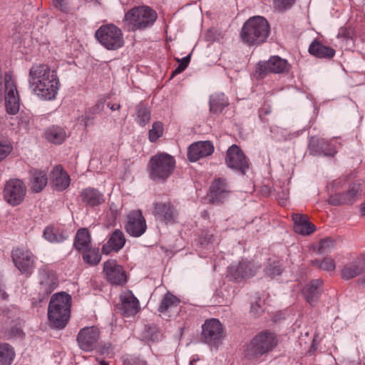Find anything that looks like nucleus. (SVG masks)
I'll list each match as a JSON object with an SVG mask.
<instances>
[{
	"label": "nucleus",
	"mask_w": 365,
	"mask_h": 365,
	"mask_svg": "<svg viewBox=\"0 0 365 365\" xmlns=\"http://www.w3.org/2000/svg\"><path fill=\"white\" fill-rule=\"evenodd\" d=\"M29 83L33 93L45 101L55 99L60 87L56 72L44 63L32 66L29 73Z\"/></svg>",
	"instance_id": "1"
},
{
	"label": "nucleus",
	"mask_w": 365,
	"mask_h": 365,
	"mask_svg": "<svg viewBox=\"0 0 365 365\" xmlns=\"http://www.w3.org/2000/svg\"><path fill=\"white\" fill-rule=\"evenodd\" d=\"M277 344L278 341L274 334L262 331L245 345L244 356L248 361L258 363L261 358L271 352Z\"/></svg>",
	"instance_id": "2"
},
{
	"label": "nucleus",
	"mask_w": 365,
	"mask_h": 365,
	"mask_svg": "<svg viewBox=\"0 0 365 365\" xmlns=\"http://www.w3.org/2000/svg\"><path fill=\"white\" fill-rule=\"evenodd\" d=\"M71 297L59 292L53 294L48 307V318L50 323L57 329H63L67 324L71 315Z\"/></svg>",
	"instance_id": "3"
},
{
	"label": "nucleus",
	"mask_w": 365,
	"mask_h": 365,
	"mask_svg": "<svg viewBox=\"0 0 365 365\" xmlns=\"http://www.w3.org/2000/svg\"><path fill=\"white\" fill-rule=\"evenodd\" d=\"M269 33L268 21L262 16H256L245 22L242 29L241 38L244 43L250 46L259 45L266 41Z\"/></svg>",
	"instance_id": "4"
},
{
	"label": "nucleus",
	"mask_w": 365,
	"mask_h": 365,
	"mask_svg": "<svg viewBox=\"0 0 365 365\" xmlns=\"http://www.w3.org/2000/svg\"><path fill=\"white\" fill-rule=\"evenodd\" d=\"M157 19V13L147 6H135L128 11L123 22L128 31L142 30L152 26Z\"/></svg>",
	"instance_id": "5"
},
{
	"label": "nucleus",
	"mask_w": 365,
	"mask_h": 365,
	"mask_svg": "<svg viewBox=\"0 0 365 365\" xmlns=\"http://www.w3.org/2000/svg\"><path fill=\"white\" fill-rule=\"evenodd\" d=\"M5 101L6 113L10 115L16 114L20 108V98L16 82L10 73L2 75L0 68V103Z\"/></svg>",
	"instance_id": "6"
},
{
	"label": "nucleus",
	"mask_w": 365,
	"mask_h": 365,
	"mask_svg": "<svg viewBox=\"0 0 365 365\" xmlns=\"http://www.w3.org/2000/svg\"><path fill=\"white\" fill-rule=\"evenodd\" d=\"M175 164L174 157L166 153L154 155L148 163L150 178L153 180H166L173 174Z\"/></svg>",
	"instance_id": "7"
},
{
	"label": "nucleus",
	"mask_w": 365,
	"mask_h": 365,
	"mask_svg": "<svg viewBox=\"0 0 365 365\" xmlns=\"http://www.w3.org/2000/svg\"><path fill=\"white\" fill-rule=\"evenodd\" d=\"M95 36L100 43L108 50H117L124 44L121 29L113 24L100 26L96 31Z\"/></svg>",
	"instance_id": "8"
},
{
	"label": "nucleus",
	"mask_w": 365,
	"mask_h": 365,
	"mask_svg": "<svg viewBox=\"0 0 365 365\" xmlns=\"http://www.w3.org/2000/svg\"><path fill=\"white\" fill-rule=\"evenodd\" d=\"M26 193V187L19 179L9 180L4 190V199L13 206L19 205L24 200Z\"/></svg>",
	"instance_id": "9"
},
{
	"label": "nucleus",
	"mask_w": 365,
	"mask_h": 365,
	"mask_svg": "<svg viewBox=\"0 0 365 365\" xmlns=\"http://www.w3.org/2000/svg\"><path fill=\"white\" fill-rule=\"evenodd\" d=\"M202 337L211 346H217L224 337L223 327L219 320L211 319L202 325Z\"/></svg>",
	"instance_id": "10"
},
{
	"label": "nucleus",
	"mask_w": 365,
	"mask_h": 365,
	"mask_svg": "<svg viewBox=\"0 0 365 365\" xmlns=\"http://www.w3.org/2000/svg\"><path fill=\"white\" fill-rule=\"evenodd\" d=\"M11 257L16 268L22 273L30 275L34 268L32 253L27 249L16 247L12 250Z\"/></svg>",
	"instance_id": "11"
},
{
	"label": "nucleus",
	"mask_w": 365,
	"mask_h": 365,
	"mask_svg": "<svg viewBox=\"0 0 365 365\" xmlns=\"http://www.w3.org/2000/svg\"><path fill=\"white\" fill-rule=\"evenodd\" d=\"M226 165L232 168L245 173V170L248 168V160L242 152V150L237 145L230 146L226 153L225 157Z\"/></svg>",
	"instance_id": "12"
},
{
	"label": "nucleus",
	"mask_w": 365,
	"mask_h": 365,
	"mask_svg": "<svg viewBox=\"0 0 365 365\" xmlns=\"http://www.w3.org/2000/svg\"><path fill=\"white\" fill-rule=\"evenodd\" d=\"M58 287V279L55 272L47 267L39 270L38 292L42 297L48 296Z\"/></svg>",
	"instance_id": "13"
},
{
	"label": "nucleus",
	"mask_w": 365,
	"mask_h": 365,
	"mask_svg": "<svg viewBox=\"0 0 365 365\" xmlns=\"http://www.w3.org/2000/svg\"><path fill=\"white\" fill-rule=\"evenodd\" d=\"M100 338V331L96 327L81 329L77 336V341L81 349L90 351L94 349Z\"/></svg>",
	"instance_id": "14"
},
{
	"label": "nucleus",
	"mask_w": 365,
	"mask_h": 365,
	"mask_svg": "<svg viewBox=\"0 0 365 365\" xmlns=\"http://www.w3.org/2000/svg\"><path fill=\"white\" fill-rule=\"evenodd\" d=\"M125 226L126 232L133 237H140L146 230V222L141 211L133 210L128 215Z\"/></svg>",
	"instance_id": "15"
},
{
	"label": "nucleus",
	"mask_w": 365,
	"mask_h": 365,
	"mask_svg": "<svg viewBox=\"0 0 365 365\" xmlns=\"http://www.w3.org/2000/svg\"><path fill=\"white\" fill-rule=\"evenodd\" d=\"M103 272L110 284L123 285L126 282V274L123 268L115 260L106 261L103 265Z\"/></svg>",
	"instance_id": "16"
},
{
	"label": "nucleus",
	"mask_w": 365,
	"mask_h": 365,
	"mask_svg": "<svg viewBox=\"0 0 365 365\" xmlns=\"http://www.w3.org/2000/svg\"><path fill=\"white\" fill-rule=\"evenodd\" d=\"M153 215L158 220L168 224L175 222L178 212L170 202H159L154 204Z\"/></svg>",
	"instance_id": "17"
},
{
	"label": "nucleus",
	"mask_w": 365,
	"mask_h": 365,
	"mask_svg": "<svg viewBox=\"0 0 365 365\" xmlns=\"http://www.w3.org/2000/svg\"><path fill=\"white\" fill-rule=\"evenodd\" d=\"M121 314L129 317L136 314L140 310L139 301L130 290L123 292L120 295Z\"/></svg>",
	"instance_id": "18"
},
{
	"label": "nucleus",
	"mask_w": 365,
	"mask_h": 365,
	"mask_svg": "<svg viewBox=\"0 0 365 365\" xmlns=\"http://www.w3.org/2000/svg\"><path fill=\"white\" fill-rule=\"evenodd\" d=\"M214 152V146L210 141H198L190 145L187 157L190 161L195 162L200 158L210 155Z\"/></svg>",
	"instance_id": "19"
},
{
	"label": "nucleus",
	"mask_w": 365,
	"mask_h": 365,
	"mask_svg": "<svg viewBox=\"0 0 365 365\" xmlns=\"http://www.w3.org/2000/svg\"><path fill=\"white\" fill-rule=\"evenodd\" d=\"M258 68L260 73H281L288 71L289 64L286 60L279 56H272L267 61L259 63Z\"/></svg>",
	"instance_id": "20"
},
{
	"label": "nucleus",
	"mask_w": 365,
	"mask_h": 365,
	"mask_svg": "<svg viewBox=\"0 0 365 365\" xmlns=\"http://www.w3.org/2000/svg\"><path fill=\"white\" fill-rule=\"evenodd\" d=\"M359 190L360 184L353 183L346 192H339L331 195L329 202L333 205L351 204L357 197Z\"/></svg>",
	"instance_id": "21"
},
{
	"label": "nucleus",
	"mask_w": 365,
	"mask_h": 365,
	"mask_svg": "<svg viewBox=\"0 0 365 365\" xmlns=\"http://www.w3.org/2000/svg\"><path fill=\"white\" fill-rule=\"evenodd\" d=\"M125 244V237L123 232L116 229L108 237L106 243L102 247V252L105 255H109L112 252H118Z\"/></svg>",
	"instance_id": "22"
},
{
	"label": "nucleus",
	"mask_w": 365,
	"mask_h": 365,
	"mask_svg": "<svg viewBox=\"0 0 365 365\" xmlns=\"http://www.w3.org/2000/svg\"><path fill=\"white\" fill-rule=\"evenodd\" d=\"M365 272V257H358L354 261L346 264L341 270L344 279L349 280Z\"/></svg>",
	"instance_id": "23"
},
{
	"label": "nucleus",
	"mask_w": 365,
	"mask_h": 365,
	"mask_svg": "<svg viewBox=\"0 0 365 365\" xmlns=\"http://www.w3.org/2000/svg\"><path fill=\"white\" fill-rule=\"evenodd\" d=\"M294 224V231L302 235H309L314 232L316 227L309 220L306 215L294 213L292 215Z\"/></svg>",
	"instance_id": "24"
},
{
	"label": "nucleus",
	"mask_w": 365,
	"mask_h": 365,
	"mask_svg": "<svg viewBox=\"0 0 365 365\" xmlns=\"http://www.w3.org/2000/svg\"><path fill=\"white\" fill-rule=\"evenodd\" d=\"M322 280L314 279L307 284L303 289V296L311 306H314L318 301L322 293Z\"/></svg>",
	"instance_id": "25"
},
{
	"label": "nucleus",
	"mask_w": 365,
	"mask_h": 365,
	"mask_svg": "<svg viewBox=\"0 0 365 365\" xmlns=\"http://www.w3.org/2000/svg\"><path fill=\"white\" fill-rule=\"evenodd\" d=\"M230 192L225 179L219 178L210 186V200L212 203L222 201Z\"/></svg>",
	"instance_id": "26"
},
{
	"label": "nucleus",
	"mask_w": 365,
	"mask_h": 365,
	"mask_svg": "<svg viewBox=\"0 0 365 365\" xmlns=\"http://www.w3.org/2000/svg\"><path fill=\"white\" fill-rule=\"evenodd\" d=\"M51 178L52 185L57 190H63L70 185V177L61 166L53 168Z\"/></svg>",
	"instance_id": "27"
},
{
	"label": "nucleus",
	"mask_w": 365,
	"mask_h": 365,
	"mask_svg": "<svg viewBox=\"0 0 365 365\" xmlns=\"http://www.w3.org/2000/svg\"><path fill=\"white\" fill-rule=\"evenodd\" d=\"M81 198L83 202L91 207H96L105 202L103 193L93 187H88L81 192Z\"/></svg>",
	"instance_id": "28"
},
{
	"label": "nucleus",
	"mask_w": 365,
	"mask_h": 365,
	"mask_svg": "<svg viewBox=\"0 0 365 365\" xmlns=\"http://www.w3.org/2000/svg\"><path fill=\"white\" fill-rule=\"evenodd\" d=\"M310 149L316 153L333 157L336 153L335 148L324 138H312L309 143Z\"/></svg>",
	"instance_id": "29"
},
{
	"label": "nucleus",
	"mask_w": 365,
	"mask_h": 365,
	"mask_svg": "<svg viewBox=\"0 0 365 365\" xmlns=\"http://www.w3.org/2000/svg\"><path fill=\"white\" fill-rule=\"evenodd\" d=\"M309 52L312 56L322 58H331L335 55V51L332 48L324 46L317 40L309 46Z\"/></svg>",
	"instance_id": "30"
},
{
	"label": "nucleus",
	"mask_w": 365,
	"mask_h": 365,
	"mask_svg": "<svg viewBox=\"0 0 365 365\" xmlns=\"http://www.w3.org/2000/svg\"><path fill=\"white\" fill-rule=\"evenodd\" d=\"M91 237L88 229L80 228L78 230L74 239V247L81 252L91 247Z\"/></svg>",
	"instance_id": "31"
},
{
	"label": "nucleus",
	"mask_w": 365,
	"mask_h": 365,
	"mask_svg": "<svg viewBox=\"0 0 365 365\" xmlns=\"http://www.w3.org/2000/svg\"><path fill=\"white\" fill-rule=\"evenodd\" d=\"M48 178L45 171L34 170L31 173V189L35 192H41L47 185Z\"/></svg>",
	"instance_id": "32"
},
{
	"label": "nucleus",
	"mask_w": 365,
	"mask_h": 365,
	"mask_svg": "<svg viewBox=\"0 0 365 365\" xmlns=\"http://www.w3.org/2000/svg\"><path fill=\"white\" fill-rule=\"evenodd\" d=\"M45 137L46 140L52 143L61 144L65 140L66 133L63 128L58 126H52L46 130Z\"/></svg>",
	"instance_id": "33"
},
{
	"label": "nucleus",
	"mask_w": 365,
	"mask_h": 365,
	"mask_svg": "<svg viewBox=\"0 0 365 365\" xmlns=\"http://www.w3.org/2000/svg\"><path fill=\"white\" fill-rule=\"evenodd\" d=\"M81 252L83 260L90 265H96L101 259V255L98 248L89 247Z\"/></svg>",
	"instance_id": "34"
},
{
	"label": "nucleus",
	"mask_w": 365,
	"mask_h": 365,
	"mask_svg": "<svg viewBox=\"0 0 365 365\" xmlns=\"http://www.w3.org/2000/svg\"><path fill=\"white\" fill-rule=\"evenodd\" d=\"M179 303L180 300L175 296L168 292L163 297L158 307V311L160 313L169 312L178 307Z\"/></svg>",
	"instance_id": "35"
},
{
	"label": "nucleus",
	"mask_w": 365,
	"mask_h": 365,
	"mask_svg": "<svg viewBox=\"0 0 365 365\" xmlns=\"http://www.w3.org/2000/svg\"><path fill=\"white\" fill-rule=\"evenodd\" d=\"M14 356V350L9 344H0V365H11Z\"/></svg>",
	"instance_id": "36"
},
{
	"label": "nucleus",
	"mask_w": 365,
	"mask_h": 365,
	"mask_svg": "<svg viewBox=\"0 0 365 365\" xmlns=\"http://www.w3.org/2000/svg\"><path fill=\"white\" fill-rule=\"evenodd\" d=\"M254 265L250 262L243 261L240 262L236 268V276L238 277H249L254 274Z\"/></svg>",
	"instance_id": "37"
},
{
	"label": "nucleus",
	"mask_w": 365,
	"mask_h": 365,
	"mask_svg": "<svg viewBox=\"0 0 365 365\" xmlns=\"http://www.w3.org/2000/svg\"><path fill=\"white\" fill-rule=\"evenodd\" d=\"M228 105L223 94L212 96L210 101V110L212 113H219Z\"/></svg>",
	"instance_id": "38"
},
{
	"label": "nucleus",
	"mask_w": 365,
	"mask_h": 365,
	"mask_svg": "<svg viewBox=\"0 0 365 365\" xmlns=\"http://www.w3.org/2000/svg\"><path fill=\"white\" fill-rule=\"evenodd\" d=\"M150 119V110L146 108L145 106L142 105H139L137 107V114L135 117V120L137 123L141 125H145Z\"/></svg>",
	"instance_id": "39"
},
{
	"label": "nucleus",
	"mask_w": 365,
	"mask_h": 365,
	"mask_svg": "<svg viewBox=\"0 0 365 365\" xmlns=\"http://www.w3.org/2000/svg\"><path fill=\"white\" fill-rule=\"evenodd\" d=\"M163 133V123L157 121L153 124L152 129L149 130V140L151 142H155Z\"/></svg>",
	"instance_id": "40"
},
{
	"label": "nucleus",
	"mask_w": 365,
	"mask_h": 365,
	"mask_svg": "<svg viewBox=\"0 0 365 365\" xmlns=\"http://www.w3.org/2000/svg\"><path fill=\"white\" fill-rule=\"evenodd\" d=\"M334 247V240L331 238H326L322 240L319 242V253H326L329 252Z\"/></svg>",
	"instance_id": "41"
},
{
	"label": "nucleus",
	"mask_w": 365,
	"mask_h": 365,
	"mask_svg": "<svg viewBox=\"0 0 365 365\" xmlns=\"http://www.w3.org/2000/svg\"><path fill=\"white\" fill-rule=\"evenodd\" d=\"M314 263L317 264L320 269L325 271H334L336 267L334 260L331 258H324L321 262L315 261Z\"/></svg>",
	"instance_id": "42"
},
{
	"label": "nucleus",
	"mask_w": 365,
	"mask_h": 365,
	"mask_svg": "<svg viewBox=\"0 0 365 365\" xmlns=\"http://www.w3.org/2000/svg\"><path fill=\"white\" fill-rule=\"evenodd\" d=\"M44 237L51 242H58L63 240V237L60 236L59 237L56 235L54 230L51 227H46L43 232Z\"/></svg>",
	"instance_id": "43"
},
{
	"label": "nucleus",
	"mask_w": 365,
	"mask_h": 365,
	"mask_svg": "<svg viewBox=\"0 0 365 365\" xmlns=\"http://www.w3.org/2000/svg\"><path fill=\"white\" fill-rule=\"evenodd\" d=\"M295 0H274V6L279 11H284L290 8Z\"/></svg>",
	"instance_id": "44"
},
{
	"label": "nucleus",
	"mask_w": 365,
	"mask_h": 365,
	"mask_svg": "<svg viewBox=\"0 0 365 365\" xmlns=\"http://www.w3.org/2000/svg\"><path fill=\"white\" fill-rule=\"evenodd\" d=\"M12 150V146L6 143L0 141V163L5 159Z\"/></svg>",
	"instance_id": "45"
},
{
	"label": "nucleus",
	"mask_w": 365,
	"mask_h": 365,
	"mask_svg": "<svg viewBox=\"0 0 365 365\" xmlns=\"http://www.w3.org/2000/svg\"><path fill=\"white\" fill-rule=\"evenodd\" d=\"M54 6L64 13L70 11L71 9L66 0H53Z\"/></svg>",
	"instance_id": "46"
},
{
	"label": "nucleus",
	"mask_w": 365,
	"mask_h": 365,
	"mask_svg": "<svg viewBox=\"0 0 365 365\" xmlns=\"http://www.w3.org/2000/svg\"><path fill=\"white\" fill-rule=\"evenodd\" d=\"M190 56H187L183 58L181 60L180 63L179 64V66L173 72L172 76H175V75H177V74L180 73L181 72H182L187 67V66L189 64V62H190Z\"/></svg>",
	"instance_id": "47"
},
{
	"label": "nucleus",
	"mask_w": 365,
	"mask_h": 365,
	"mask_svg": "<svg viewBox=\"0 0 365 365\" xmlns=\"http://www.w3.org/2000/svg\"><path fill=\"white\" fill-rule=\"evenodd\" d=\"M263 312V308L261 304V299L256 301L255 303H252L251 312L255 315L257 316Z\"/></svg>",
	"instance_id": "48"
},
{
	"label": "nucleus",
	"mask_w": 365,
	"mask_h": 365,
	"mask_svg": "<svg viewBox=\"0 0 365 365\" xmlns=\"http://www.w3.org/2000/svg\"><path fill=\"white\" fill-rule=\"evenodd\" d=\"M9 333V336H21L23 334L22 329L20 327L16 326L11 329L10 331H8Z\"/></svg>",
	"instance_id": "49"
},
{
	"label": "nucleus",
	"mask_w": 365,
	"mask_h": 365,
	"mask_svg": "<svg viewBox=\"0 0 365 365\" xmlns=\"http://www.w3.org/2000/svg\"><path fill=\"white\" fill-rule=\"evenodd\" d=\"M267 273L271 277L279 275L281 274V268L279 266H275L273 268H269L267 270Z\"/></svg>",
	"instance_id": "50"
},
{
	"label": "nucleus",
	"mask_w": 365,
	"mask_h": 365,
	"mask_svg": "<svg viewBox=\"0 0 365 365\" xmlns=\"http://www.w3.org/2000/svg\"><path fill=\"white\" fill-rule=\"evenodd\" d=\"M29 121H30V119H29V116L23 115L22 114H21L19 122V125H24L25 126H26L29 125Z\"/></svg>",
	"instance_id": "51"
},
{
	"label": "nucleus",
	"mask_w": 365,
	"mask_h": 365,
	"mask_svg": "<svg viewBox=\"0 0 365 365\" xmlns=\"http://www.w3.org/2000/svg\"><path fill=\"white\" fill-rule=\"evenodd\" d=\"M107 106L112 110H119L120 108V105L119 103H115L109 102V103H108Z\"/></svg>",
	"instance_id": "52"
},
{
	"label": "nucleus",
	"mask_w": 365,
	"mask_h": 365,
	"mask_svg": "<svg viewBox=\"0 0 365 365\" xmlns=\"http://www.w3.org/2000/svg\"><path fill=\"white\" fill-rule=\"evenodd\" d=\"M93 118L90 117L88 115V114H86V116H85V120H84V125L85 127H88L90 125L93 124Z\"/></svg>",
	"instance_id": "53"
},
{
	"label": "nucleus",
	"mask_w": 365,
	"mask_h": 365,
	"mask_svg": "<svg viewBox=\"0 0 365 365\" xmlns=\"http://www.w3.org/2000/svg\"><path fill=\"white\" fill-rule=\"evenodd\" d=\"M103 108V106L102 103H98L95 105L93 107L91 108V110L93 113H98L100 112Z\"/></svg>",
	"instance_id": "54"
},
{
	"label": "nucleus",
	"mask_w": 365,
	"mask_h": 365,
	"mask_svg": "<svg viewBox=\"0 0 365 365\" xmlns=\"http://www.w3.org/2000/svg\"><path fill=\"white\" fill-rule=\"evenodd\" d=\"M202 217L205 219H207L209 217V214H208V212L207 210H204L202 212Z\"/></svg>",
	"instance_id": "55"
},
{
	"label": "nucleus",
	"mask_w": 365,
	"mask_h": 365,
	"mask_svg": "<svg viewBox=\"0 0 365 365\" xmlns=\"http://www.w3.org/2000/svg\"><path fill=\"white\" fill-rule=\"evenodd\" d=\"M361 212L362 215L365 216V203L361 205Z\"/></svg>",
	"instance_id": "56"
},
{
	"label": "nucleus",
	"mask_w": 365,
	"mask_h": 365,
	"mask_svg": "<svg viewBox=\"0 0 365 365\" xmlns=\"http://www.w3.org/2000/svg\"><path fill=\"white\" fill-rule=\"evenodd\" d=\"M360 282L361 284H365V275L363 276L360 279H359Z\"/></svg>",
	"instance_id": "57"
},
{
	"label": "nucleus",
	"mask_w": 365,
	"mask_h": 365,
	"mask_svg": "<svg viewBox=\"0 0 365 365\" xmlns=\"http://www.w3.org/2000/svg\"><path fill=\"white\" fill-rule=\"evenodd\" d=\"M100 364L101 365H109L108 363L105 361H101Z\"/></svg>",
	"instance_id": "58"
},
{
	"label": "nucleus",
	"mask_w": 365,
	"mask_h": 365,
	"mask_svg": "<svg viewBox=\"0 0 365 365\" xmlns=\"http://www.w3.org/2000/svg\"><path fill=\"white\" fill-rule=\"evenodd\" d=\"M195 362H196V361L193 359V360L190 361V365H194V364H195Z\"/></svg>",
	"instance_id": "59"
},
{
	"label": "nucleus",
	"mask_w": 365,
	"mask_h": 365,
	"mask_svg": "<svg viewBox=\"0 0 365 365\" xmlns=\"http://www.w3.org/2000/svg\"><path fill=\"white\" fill-rule=\"evenodd\" d=\"M140 365H146V362L144 361H140Z\"/></svg>",
	"instance_id": "60"
},
{
	"label": "nucleus",
	"mask_w": 365,
	"mask_h": 365,
	"mask_svg": "<svg viewBox=\"0 0 365 365\" xmlns=\"http://www.w3.org/2000/svg\"><path fill=\"white\" fill-rule=\"evenodd\" d=\"M364 365H365V364H364Z\"/></svg>",
	"instance_id": "61"
}]
</instances>
